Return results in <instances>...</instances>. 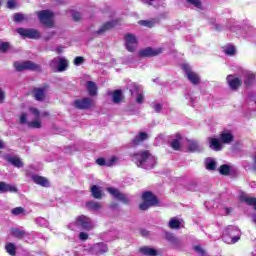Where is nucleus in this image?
I'll return each instance as SVG.
<instances>
[{
    "label": "nucleus",
    "mask_w": 256,
    "mask_h": 256,
    "mask_svg": "<svg viewBox=\"0 0 256 256\" xmlns=\"http://www.w3.org/2000/svg\"><path fill=\"white\" fill-rule=\"evenodd\" d=\"M132 161L137 167H140V169H153V167L157 165V158L147 150L133 154Z\"/></svg>",
    "instance_id": "1"
},
{
    "label": "nucleus",
    "mask_w": 256,
    "mask_h": 256,
    "mask_svg": "<svg viewBox=\"0 0 256 256\" xmlns=\"http://www.w3.org/2000/svg\"><path fill=\"white\" fill-rule=\"evenodd\" d=\"M241 239V230L237 226H228L222 233V240L228 245H233Z\"/></svg>",
    "instance_id": "2"
},
{
    "label": "nucleus",
    "mask_w": 256,
    "mask_h": 256,
    "mask_svg": "<svg viewBox=\"0 0 256 256\" xmlns=\"http://www.w3.org/2000/svg\"><path fill=\"white\" fill-rule=\"evenodd\" d=\"M68 227L72 231H75L76 227H78V229H83L84 231H91L93 229V222L91 221V218L85 215H80L76 218L75 222H72Z\"/></svg>",
    "instance_id": "3"
},
{
    "label": "nucleus",
    "mask_w": 256,
    "mask_h": 256,
    "mask_svg": "<svg viewBox=\"0 0 256 256\" xmlns=\"http://www.w3.org/2000/svg\"><path fill=\"white\" fill-rule=\"evenodd\" d=\"M36 15L44 27H48V29H53V27H55V23L53 22L54 14L51 12V10L37 11Z\"/></svg>",
    "instance_id": "4"
},
{
    "label": "nucleus",
    "mask_w": 256,
    "mask_h": 256,
    "mask_svg": "<svg viewBox=\"0 0 256 256\" xmlns=\"http://www.w3.org/2000/svg\"><path fill=\"white\" fill-rule=\"evenodd\" d=\"M14 67L16 71H41V66L31 60L25 62L16 61L14 62Z\"/></svg>",
    "instance_id": "5"
},
{
    "label": "nucleus",
    "mask_w": 256,
    "mask_h": 256,
    "mask_svg": "<svg viewBox=\"0 0 256 256\" xmlns=\"http://www.w3.org/2000/svg\"><path fill=\"white\" fill-rule=\"evenodd\" d=\"M16 32L18 35H21V37H26L27 39H41V33L33 28H18Z\"/></svg>",
    "instance_id": "6"
},
{
    "label": "nucleus",
    "mask_w": 256,
    "mask_h": 256,
    "mask_svg": "<svg viewBox=\"0 0 256 256\" xmlns=\"http://www.w3.org/2000/svg\"><path fill=\"white\" fill-rule=\"evenodd\" d=\"M108 193L114 197V199H117V201H121V203H124V205H129L131 203V200L129 197H127V194L121 193L117 188L109 187L107 188Z\"/></svg>",
    "instance_id": "7"
},
{
    "label": "nucleus",
    "mask_w": 256,
    "mask_h": 256,
    "mask_svg": "<svg viewBox=\"0 0 256 256\" xmlns=\"http://www.w3.org/2000/svg\"><path fill=\"white\" fill-rule=\"evenodd\" d=\"M125 48L129 51V53H134L135 49H137L138 41L135 34L128 33L124 36Z\"/></svg>",
    "instance_id": "8"
},
{
    "label": "nucleus",
    "mask_w": 256,
    "mask_h": 256,
    "mask_svg": "<svg viewBox=\"0 0 256 256\" xmlns=\"http://www.w3.org/2000/svg\"><path fill=\"white\" fill-rule=\"evenodd\" d=\"M183 70L185 71L187 79L190 81V83H192V85H199L201 83V77L199 74L191 71L189 65L184 64Z\"/></svg>",
    "instance_id": "9"
},
{
    "label": "nucleus",
    "mask_w": 256,
    "mask_h": 256,
    "mask_svg": "<svg viewBox=\"0 0 256 256\" xmlns=\"http://www.w3.org/2000/svg\"><path fill=\"white\" fill-rule=\"evenodd\" d=\"M74 107L82 111H87V109L93 107V100L89 97L77 99L74 101Z\"/></svg>",
    "instance_id": "10"
},
{
    "label": "nucleus",
    "mask_w": 256,
    "mask_h": 256,
    "mask_svg": "<svg viewBox=\"0 0 256 256\" xmlns=\"http://www.w3.org/2000/svg\"><path fill=\"white\" fill-rule=\"evenodd\" d=\"M107 251H109V246H107V244L104 242L96 243L90 248V253L92 255H97V256L103 255L107 253Z\"/></svg>",
    "instance_id": "11"
},
{
    "label": "nucleus",
    "mask_w": 256,
    "mask_h": 256,
    "mask_svg": "<svg viewBox=\"0 0 256 256\" xmlns=\"http://www.w3.org/2000/svg\"><path fill=\"white\" fill-rule=\"evenodd\" d=\"M47 91H49V84L47 83H44L39 88H34L33 93L36 101H45V93H47Z\"/></svg>",
    "instance_id": "12"
},
{
    "label": "nucleus",
    "mask_w": 256,
    "mask_h": 256,
    "mask_svg": "<svg viewBox=\"0 0 256 256\" xmlns=\"http://www.w3.org/2000/svg\"><path fill=\"white\" fill-rule=\"evenodd\" d=\"M163 53V48L153 49L151 47H147L139 51L140 57H157V55H161Z\"/></svg>",
    "instance_id": "13"
},
{
    "label": "nucleus",
    "mask_w": 256,
    "mask_h": 256,
    "mask_svg": "<svg viewBox=\"0 0 256 256\" xmlns=\"http://www.w3.org/2000/svg\"><path fill=\"white\" fill-rule=\"evenodd\" d=\"M142 199L143 201H146V203H149L154 207H157V205H159V199L151 191L143 192Z\"/></svg>",
    "instance_id": "14"
},
{
    "label": "nucleus",
    "mask_w": 256,
    "mask_h": 256,
    "mask_svg": "<svg viewBox=\"0 0 256 256\" xmlns=\"http://www.w3.org/2000/svg\"><path fill=\"white\" fill-rule=\"evenodd\" d=\"M115 25H117V22L115 21H109L104 23L99 30L95 31L93 33L94 37H99V35H104L106 31H109L111 29H113V27H115Z\"/></svg>",
    "instance_id": "15"
},
{
    "label": "nucleus",
    "mask_w": 256,
    "mask_h": 256,
    "mask_svg": "<svg viewBox=\"0 0 256 256\" xmlns=\"http://www.w3.org/2000/svg\"><path fill=\"white\" fill-rule=\"evenodd\" d=\"M165 239L166 241H168V243L173 245L176 249H178L182 245L181 240L171 232H165Z\"/></svg>",
    "instance_id": "16"
},
{
    "label": "nucleus",
    "mask_w": 256,
    "mask_h": 256,
    "mask_svg": "<svg viewBox=\"0 0 256 256\" xmlns=\"http://www.w3.org/2000/svg\"><path fill=\"white\" fill-rule=\"evenodd\" d=\"M227 82H228V85L230 87V89H239V87H241L243 81H241V79L233 76V75H228L227 76Z\"/></svg>",
    "instance_id": "17"
},
{
    "label": "nucleus",
    "mask_w": 256,
    "mask_h": 256,
    "mask_svg": "<svg viewBox=\"0 0 256 256\" xmlns=\"http://www.w3.org/2000/svg\"><path fill=\"white\" fill-rule=\"evenodd\" d=\"M4 159L10 163V165H13V167H17V169H21L23 167V161H21V158L15 157L12 155H6L4 156Z\"/></svg>",
    "instance_id": "18"
},
{
    "label": "nucleus",
    "mask_w": 256,
    "mask_h": 256,
    "mask_svg": "<svg viewBox=\"0 0 256 256\" xmlns=\"http://www.w3.org/2000/svg\"><path fill=\"white\" fill-rule=\"evenodd\" d=\"M188 151L190 153H201L203 146L197 140H188Z\"/></svg>",
    "instance_id": "19"
},
{
    "label": "nucleus",
    "mask_w": 256,
    "mask_h": 256,
    "mask_svg": "<svg viewBox=\"0 0 256 256\" xmlns=\"http://www.w3.org/2000/svg\"><path fill=\"white\" fill-rule=\"evenodd\" d=\"M139 252L142 253V255L146 256H158L159 250L151 247V246H142L139 248Z\"/></svg>",
    "instance_id": "20"
},
{
    "label": "nucleus",
    "mask_w": 256,
    "mask_h": 256,
    "mask_svg": "<svg viewBox=\"0 0 256 256\" xmlns=\"http://www.w3.org/2000/svg\"><path fill=\"white\" fill-rule=\"evenodd\" d=\"M97 165H100V167H113L115 163H117V157L113 156L109 160H105L104 158H98L96 160Z\"/></svg>",
    "instance_id": "21"
},
{
    "label": "nucleus",
    "mask_w": 256,
    "mask_h": 256,
    "mask_svg": "<svg viewBox=\"0 0 256 256\" xmlns=\"http://www.w3.org/2000/svg\"><path fill=\"white\" fill-rule=\"evenodd\" d=\"M17 186L0 182V193H17Z\"/></svg>",
    "instance_id": "22"
},
{
    "label": "nucleus",
    "mask_w": 256,
    "mask_h": 256,
    "mask_svg": "<svg viewBox=\"0 0 256 256\" xmlns=\"http://www.w3.org/2000/svg\"><path fill=\"white\" fill-rule=\"evenodd\" d=\"M32 181H34L36 185H40V187H49V180L43 176L33 175Z\"/></svg>",
    "instance_id": "23"
},
{
    "label": "nucleus",
    "mask_w": 256,
    "mask_h": 256,
    "mask_svg": "<svg viewBox=\"0 0 256 256\" xmlns=\"http://www.w3.org/2000/svg\"><path fill=\"white\" fill-rule=\"evenodd\" d=\"M126 88L129 90L130 95H137V94L141 93V86H139L135 82L129 81L126 85Z\"/></svg>",
    "instance_id": "24"
},
{
    "label": "nucleus",
    "mask_w": 256,
    "mask_h": 256,
    "mask_svg": "<svg viewBox=\"0 0 256 256\" xmlns=\"http://www.w3.org/2000/svg\"><path fill=\"white\" fill-rule=\"evenodd\" d=\"M147 139H149V134H147V132H139V134L132 140V143L133 145H141V143L147 141Z\"/></svg>",
    "instance_id": "25"
},
{
    "label": "nucleus",
    "mask_w": 256,
    "mask_h": 256,
    "mask_svg": "<svg viewBox=\"0 0 256 256\" xmlns=\"http://www.w3.org/2000/svg\"><path fill=\"white\" fill-rule=\"evenodd\" d=\"M209 147L212 149V151H221L223 147L221 146V142L217 138H208Z\"/></svg>",
    "instance_id": "26"
},
{
    "label": "nucleus",
    "mask_w": 256,
    "mask_h": 256,
    "mask_svg": "<svg viewBox=\"0 0 256 256\" xmlns=\"http://www.w3.org/2000/svg\"><path fill=\"white\" fill-rule=\"evenodd\" d=\"M87 91L90 97L97 96V84L93 81H87L86 83Z\"/></svg>",
    "instance_id": "27"
},
{
    "label": "nucleus",
    "mask_w": 256,
    "mask_h": 256,
    "mask_svg": "<svg viewBox=\"0 0 256 256\" xmlns=\"http://www.w3.org/2000/svg\"><path fill=\"white\" fill-rule=\"evenodd\" d=\"M255 83V75L253 72H247L244 76V85L246 87H251Z\"/></svg>",
    "instance_id": "28"
},
{
    "label": "nucleus",
    "mask_w": 256,
    "mask_h": 256,
    "mask_svg": "<svg viewBox=\"0 0 256 256\" xmlns=\"http://www.w3.org/2000/svg\"><path fill=\"white\" fill-rule=\"evenodd\" d=\"M174 151H181V134H176V138L170 143Z\"/></svg>",
    "instance_id": "29"
},
{
    "label": "nucleus",
    "mask_w": 256,
    "mask_h": 256,
    "mask_svg": "<svg viewBox=\"0 0 256 256\" xmlns=\"http://www.w3.org/2000/svg\"><path fill=\"white\" fill-rule=\"evenodd\" d=\"M91 193L94 199H102L103 197V190H101V187L97 185H93L91 187Z\"/></svg>",
    "instance_id": "30"
},
{
    "label": "nucleus",
    "mask_w": 256,
    "mask_h": 256,
    "mask_svg": "<svg viewBox=\"0 0 256 256\" xmlns=\"http://www.w3.org/2000/svg\"><path fill=\"white\" fill-rule=\"evenodd\" d=\"M10 233L12 237H16V239H21L22 237H25V235H27V232L25 230H21L19 228H11Z\"/></svg>",
    "instance_id": "31"
},
{
    "label": "nucleus",
    "mask_w": 256,
    "mask_h": 256,
    "mask_svg": "<svg viewBox=\"0 0 256 256\" xmlns=\"http://www.w3.org/2000/svg\"><path fill=\"white\" fill-rule=\"evenodd\" d=\"M205 165L208 171H215L217 169V162L213 158H206Z\"/></svg>",
    "instance_id": "32"
},
{
    "label": "nucleus",
    "mask_w": 256,
    "mask_h": 256,
    "mask_svg": "<svg viewBox=\"0 0 256 256\" xmlns=\"http://www.w3.org/2000/svg\"><path fill=\"white\" fill-rule=\"evenodd\" d=\"M67 67H69V62L67 61V59L60 58L57 68L58 73H63V71L67 70Z\"/></svg>",
    "instance_id": "33"
},
{
    "label": "nucleus",
    "mask_w": 256,
    "mask_h": 256,
    "mask_svg": "<svg viewBox=\"0 0 256 256\" xmlns=\"http://www.w3.org/2000/svg\"><path fill=\"white\" fill-rule=\"evenodd\" d=\"M220 139L225 144L233 143V134L224 132L220 135Z\"/></svg>",
    "instance_id": "34"
},
{
    "label": "nucleus",
    "mask_w": 256,
    "mask_h": 256,
    "mask_svg": "<svg viewBox=\"0 0 256 256\" xmlns=\"http://www.w3.org/2000/svg\"><path fill=\"white\" fill-rule=\"evenodd\" d=\"M86 207L90 211H99V209H101V204L99 202L89 201L86 203Z\"/></svg>",
    "instance_id": "35"
},
{
    "label": "nucleus",
    "mask_w": 256,
    "mask_h": 256,
    "mask_svg": "<svg viewBox=\"0 0 256 256\" xmlns=\"http://www.w3.org/2000/svg\"><path fill=\"white\" fill-rule=\"evenodd\" d=\"M169 227L170 229H181V220L177 219V218H172L169 221Z\"/></svg>",
    "instance_id": "36"
},
{
    "label": "nucleus",
    "mask_w": 256,
    "mask_h": 256,
    "mask_svg": "<svg viewBox=\"0 0 256 256\" xmlns=\"http://www.w3.org/2000/svg\"><path fill=\"white\" fill-rule=\"evenodd\" d=\"M219 173L220 175H230L231 174V166L227 165V164H224V165H221L220 168H219Z\"/></svg>",
    "instance_id": "37"
},
{
    "label": "nucleus",
    "mask_w": 256,
    "mask_h": 256,
    "mask_svg": "<svg viewBox=\"0 0 256 256\" xmlns=\"http://www.w3.org/2000/svg\"><path fill=\"white\" fill-rule=\"evenodd\" d=\"M187 3H189V5H193L194 7H196V9H199V11H203V9H205L203 7V4L201 3V0H186Z\"/></svg>",
    "instance_id": "38"
},
{
    "label": "nucleus",
    "mask_w": 256,
    "mask_h": 256,
    "mask_svg": "<svg viewBox=\"0 0 256 256\" xmlns=\"http://www.w3.org/2000/svg\"><path fill=\"white\" fill-rule=\"evenodd\" d=\"M5 249L7 253H9V255L15 256L17 253V249L15 248V244L13 243L6 244Z\"/></svg>",
    "instance_id": "39"
},
{
    "label": "nucleus",
    "mask_w": 256,
    "mask_h": 256,
    "mask_svg": "<svg viewBox=\"0 0 256 256\" xmlns=\"http://www.w3.org/2000/svg\"><path fill=\"white\" fill-rule=\"evenodd\" d=\"M121 95H122L121 90L114 91L112 95L113 103H121Z\"/></svg>",
    "instance_id": "40"
},
{
    "label": "nucleus",
    "mask_w": 256,
    "mask_h": 256,
    "mask_svg": "<svg viewBox=\"0 0 256 256\" xmlns=\"http://www.w3.org/2000/svg\"><path fill=\"white\" fill-rule=\"evenodd\" d=\"M36 223L40 227H49V221H47V219H45L43 217L36 218Z\"/></svg>",
    "instance_id": "41"
},
{
    "label": "nucleus",
    "mask_w": 256,
    "mask_h": 256,
    "mask_svg": "<svg viewBox=\"0 0 256 256\" xmlns=\"http://www.w3.org/2000/svg\"><path fill=\"white\" fill-rule=\"evenodd\" d=\"M187 191H199V185L197 184V182H191L189 184H187L186 186Z\"/></svg>",
    "instance_id": "42"
},
{
    "label": "nucleus",
    "mask_w": 256,
    "mask_h": 256,
    "mask_svg": "<svg viewBox=\"0 0 256 256\" xmlns=\"http://www.w3.org/2000/svg\"><path fill=\"white\" fill-rule=\"evenodd\" d=\"M210 25L215 31H223V25L215 23V18L210 19Z\"/></svg>",
    "instance_id": "43"
},
{
    "label": "nucleus",
    "mask_w": 256,
    "mask_h": 256,
    "mask_svg": "<svg viewBox=\"0 0 256 256\" xmlns=\"http://www.w3.org/2000/svg\"><path fill=\"white\" fill-rule=\"evenodd\" d=\"M59 60H60V58L56 57L53 60H51L49 63L51 69H53L54 71H57V69L59 67Z\"/></svg>",
    "instance_id": "44"
},
{
    "label": "nucleus",
    "mask_w": 256,
    "mask_h": 256,
    "mask_svg": "<svg viewBox=\"0 0 256 256\" xmlns=\"http://www.w3.org/2000/svg\"><path fill=\"white\" fill-rule=\"evenodd\" d=\"M12 215H23L25 213V208L23 207H16L11 210Z\"/></svg>",
    "instance_id": "45"
},
{
    "label": "nucleus",
    "mask_w": 256,
    "mask_h": 256,
    "mask_svg": "<svg viewBox=\"0 0 256 256\" xmlns=\"http://www.w3.org/2000/svg\"><path fill=\"white\" fill-rule=\"evenodd\" d=\"M28 127L30 129H41V122L37 120L28 122Z\"/></svg>",
    "instance_id": "46"
},
{
    "label": "nucleus",
    "mask_w": 256,
    "mask_h": 256,
    "mask_svg": "<svg viewBox=\"0 0 256 256\" xmlns=\"http://www.w3.org/2000/svg\"><path fill=\"white\" fill-rule=\"evenodd\" d=\"M224 53L226 55H230V56L235 55V46H226L224 48Z\"/></svg>",
    "instance_id": "47"
},
{
    "label": "nucleus",
    "mask_w": 256,
    "mask_h": 256,
    "mask_svg": "<svg viewBox=\"0 0 256 256\" xmlns=\"http://www.w3.org/2000/svg\"><path fill=\"white\" fill-rule=\"evenodd\" d=\"M194 251H196L198 255L207 256V251H205V249H203V247H201L200 245L194 246Z\"/></svg>",
    "instance_id": "48"
},
{
    "label": "nucleus",
    "mask_w": 256,
    "mask_h": 256,
    "mask_svg": "<svg viewBox=\"0 0 256 256\" xmlns=\"http://www.w3.org/2000/svg\"><path fill=\"white\" fill-rule=\"evenodd\" d=\"M23 19H25V16L21 13H15L13 16V21L15 23H21V21H23Z\"/></svg>",
    "instance_id": "49"
},
{
    "label": "nucleus",
    "mask_w": 256,
    "mask_h": 256,
    "mask_svg": "<svg viewBox=\"0 0 256 256\" xmlns=\"http://www.w3.org/2000/svg\"><path fill=\"white\" fill-rule=\"evenodd\" d=\"M139 23H140V25H143V27H149L150 29H151V27L155 26V22L149 21V20H142Z\"/></svg>",
    "instance_id": "50"
},
{
    "label": "nucleus",
    "mask_w": 256,
    "mask_h": 256,
    "mask_svg": "<svg viewBox=\"0 0 256 256\" xmlns=\"http://www.w3.org/2000/svg\"><path fill=\"white\" fill-rule=\"evenodd\" d=\"M149 207H154L152 204H149V202H146L144 200V202H142L140 205H139V209L141 211H147V209H149Z\"/></svg>",
    "instance_id": "51"
},
{
    "label": "nucleus",
    "mask_w": 256,
    "mask_h": 256,
    "mask_svg": "<svg viewBox=\"0 0 256 256\" xmlns=\"http://www.w3.org/2000/svg\"><path fill=\"white\" fill-rule=\"evenodd\" d=\"M20 125H29V121H27V113H22L20 115Z\"/></svg>",
    "instance_id": "52"
},
{
    "label": "nucleus",
    "mask_w": 256,
    "mask_h": 256,
    "mask_svg": "<svg viewBox=\"0 0 256 256\" xmlns=\"http://www.w3.org/2000/svg\"><path fill=\"white\" fill-rule=\"evenodd\" d=\"M152 109H154L156 113H161V111H163V104H160V103L153 104Z\"/></svg>",
    "instance_id": "53"
},
{
    "label": "nucleus",
    "mask_w": 256,
    "mask_h": 256,
    "mask_svg": "<svg viewBox=\"0 0 256 256\" xmlns=\"http://www.w3.org/2000/svg\"><path fill=\"white\" fill-rule=\"evenodd\" d=\"M83 63H85V58H83L81 56H77L74 59V65H76V66L83 65Z\"/></svg>",
    "instance_id": "54"
},
{
    "label": "nucleus",
    "mask_w": 256,
    "mask_h": 256,
    "mask_svg": "<svg viewBox=\"0 0 256 256\" xmlns=\"http://www.w3.org/2000/svg\"><path fill=\"white\" fill-rule=\"evenodd\" d=\"M80 241H87L89 239V234L87 232H80L78 235Z\"/></svg>",
    "instance_id": "55"
},
{
    "label": "nucleus",
    "mask_w": 256,
    "mask_h": 256,
    "mask_svg": "<svg viewBox=\"0 0 256 256\" xmlns=\"http://www.w3.org/2000/svg\"><path fill=\"white\" fill-rule=\"evenodd\" d=\"M7 49H9V43L8 42H2L0 44L1 53H6Z\"/></svg>",
    "instance_id": "56"
},
{
    "label": "nucleus",
    "mask_w": 256,
    "mask_h": 256,
    "mask_svg": "<svg viewBox=\"0 0 256 256\" xmlns=\"http://www.w3.org/2000/svg\"><path fill=\"white\" fill-rule=\"evenodd\" d=\"M6 7L8 9H15V7H17V3H15V0H7Z\"/></svg>",
    "instance_id": "57"
},
{
    "label": "nucleus",
    "mask_w": 256,
    "mask_h": 256,
    "mask_svg": "<svg viewBox=\"0 0 256 256\" xmlns=\"http://www.w3.org/2000/svg\"><path fill=\"white\" fill-rule=\"evenodd\" d=\"M145 97L143 96V94L141 92H139L136 96V103H138L139 105L143 104Z\"/></svg>",
    "instance_id": "58"
},
{
    "label": "nucleus",
    "mask_w": 256,
    "mask_h": 256,
    "mask_svg": "<svg viewBox=\"0 0 256 256\" xmlns=\"http://www.w3.org/2000/svg\"><path fill=\"white\" fill-rule=\"evenodd\" d=\"M72 17H73L74 21H80L81 20V13H79L77 11H73L72 12Z\"/></svg>",
    "instance_id": "59"
},
{
    "label": "nucleus",
    "mask_w": 256,
    "mask_h": 256,
    "mask_svg": "<svg viewBox=\"0 0 256 256\" xmlns=\"http://www.w3.org/2000/svg\"><path fill=\"white\" fill-rule=\"evenodd\" d=\"M55 37V31L49 32L47 35L44 36V41H51Z\"/></svg>",
    "instance_id": "60"
},
{
    "label": "nucleus",
    "mask_w": 256,
    "mask_h": 256,
    "mask_svg": "<svg viewBox=\"0 0 256 256\" xmlns=\"http://www.w3.org/2000/svg\"><path fill=\"white\" fill-rule=\"evenodd\" d=\"M140 234L142 235V237H149V235H151V232H149V230L147 229H141Z\"/></svg>",
    "instance_id": "61"
},
{
    "label": "nucleus",
    "mask_w": 256,
    "mask_h": 256,
    "mask_svg": "<svg viewBox=\"0 0 256 256\" xmlns=\"http://www.w3.org/2000/svg\"><path fill=\"white\" fill-rule=\"evenodd\" d=\"M140 1L144 5H149L151 7L153 5V3H155V1H157V0H140Z\"/></svg>",
    "instance_id": "62"
},
{
    "label": "nucleus",
    "mask_w": 256,
    "mask_h": 256,
    "mask_svg": "<svg viewBox=\"0 0 256 256\" xmlns=\"http://www.w3.org/2000/svg\"><path fill=\"white\" fill-rule=\"evenodd\" d=\"M109 235H111V232L103 234L102 236L103 241H112L113 239L109 238Z\"/></svg>",
    "instance_id": "63"
},
{
    "label": "nucleus",
    "mask_w": 256,
    "mask_h": 256,
    "mask_svg": "<svg viewBox=\"0 0 256 256\" xmlns=\"http://www.w3.org/2000/svg\"><path fill=\"white\" fill-rule=\"evenodd\" d=\"M31 113H33V115H35V117H39L40 112L38 111L37 108H30Z\"/></svg>",
    "instance_id": "64"
}]
</instances>
